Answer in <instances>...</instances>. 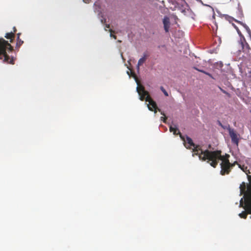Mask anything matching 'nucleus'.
I'll return each mask as SVG.
<instances>
[{"instance_id": "9b49d317", "label": "nucleus", "mask_w": 251, "mask_h": 251, "mask_svg": "<svg viewBox=\"0 0 251 251\" xmlns=\"http://www.w3.org/2000/svg\"><path fill=\"white\" fill-rule=\"evenodd\" d=\"M163 23L164 25V30L166 32H168L169 30L170 22L169 17L165 16L163 20Z\"/></svg>"}, {"instance_id": "a211bd4d", "label": "nucleus", "mask_w": 251, "mask_h": 251, "mask_svg": "<svg viewBox=\"0 0 251 251\" xmlns=\"http://www.w3.org/2000/svg\"><path fill=\"white\" fill-rule=\"evenodd\" d=\"M158 111L161 112V114L163 115L164 117H161V120L163 121L164 123H166L167 118L165 117V115L163 112H162L160 109H158Z\"/></svg>"}, {"instance_id": "aec40b11", "label": "nucleus", "mask_w": 251, "mask_h": 251, "mask_svg": "<svg viewBox=\"0 0 251 251\" xmlns=\"http://www.w3.org/2000/svg\"><path fill=\"white\" fill-rule=\"evenodd\" d=\"M109 32H110V36L113 37L115 39H116V38H117L116 36L112 34V33H114V31L110 29H109Z\"/></svg>"}, {"instance_id": "dca6fc26", "label": "nucleus", "mask_w": 251, "mask_h": 251, "mask_svg": "<svg viewBox=\"0 0 251 251\" xmlns=\"http://www.w3.org/2000/svg\"><path fill=\"white\" fill-rule=\"evenodd\" d=\"M248 178L250 181H251V176H248ZM247 212L248 213L251 214V202L248 204V210Z\"/></svg>"}, {"instance_id": "412c9836", "label": "nucleus", "mask_w": 251, "mask_h": 251, "mask_svg": "<svg viewBox=\"0 0 251 251\" xmlns=\"http://www.w3.org/2000/svg\"><path fill=\"white\" fill-rule=\"evenodd\" d=\"M198 70L199 71L201 72H202V73L206 74V75L209 76L210 77H212V75L210 74H209V73H208L207 72H205L204 71H203V70H198Z\"/></svg>"}, {"instance_id": "f03ea898", "label": "nucleus", "mask_w": 251, "mask_h": 251, "mask_svg": "<svg viewBox=\"0 0 251 251\" xmlns=\"http://www.w3.org/2000/svg\"><path fill=\"white\" fill-rule=\"evenodd\" d=\"M135 79L137 84L136 89L140 96V100L142 101L145 100L146 101L149 102L148 104L149 109L150 111H154L156 113L157 109H159L157 108L156 102L151 98L149 92L145 90L144 86L140 84L139 80L136 76L135 77Z\"/></svg>"}, {"instance_id": "f3484780", "label": "nucleus", "mask_w": 251, "mask_h": 251, "mask_svg": "<svg viewBox=\"0 0 251 251\" xmlns=\"http://www.w3.org/2000/svg\"><path fill=\"white\" fill-rule=\"evenodd\" d=\"M248 213L246 211H243L242 213L239 214V216L241 218L246 219L247 217Z\"/></svg>"}, {"instance_id": "cd10ccee", "label": "nucleus", "mask_w": 251, "mask_h": 251, "mask_svg": "<svg viewBox=\"0 0 251 251\" xmlns=\"http://www.w3.org/2000/svg\"><path fill=\"white\" fill-rule=\"evenodd\" d=\"M250 73L251 74V72H250Z\"/></svg>"}, {"instance_id": "39448f33", "label": "nucleus", "mask_w": 251, "mask_h": 251, "mask_svg": "<svg viewBox=\"0 0 251 251\" xmlns=\"http://www.w3.org/2000/svg\"><path fill=\"white\" fill-rule=\"evenodd\" d=\"M246 186L245 182H242V183L240 185V189L241 194H245V196L246 197L245 200L246 201V207L247 208V210H248V204L250 202H251V191H249L248 193L246 191Z\"/></svg>"}, {"instance_id": "7ed1b4c3", "label": "nucleus", "mask_w": 251, "mask_h": 251, "mask_svg": "<svg viewBox=\"0 0 251 251\" xmlns=\"http://www.w3.org/2000/svg\"><path fill=\"white\" fill-rule=\"evenodd\" d=\"M12 50V47L7 41L4 39L0 40V55L3 56L4 61L11 64H14V59L10 58L6 51L10 52Z\"/></svg>"}, {"instance_id": "a878e982", "label": "nucleus", "mask_w": 251, "mask_h": 251, "mask_svg": "<svg viewBox=\"0 0 251 251\" xmlns=\"http://www.w3.org/2000/svg\"><path fill=\"white\" fill-rule=\"evenodd\" d=\"M242 200H243V199H241V201H240V206H241V204H241V202H242Z\"/></svg>"}, {"instance_id": "b1692460", "label": "nucleus", "mask_w": 251, "mask_h": 251, "mask_svg": "<svg viewBox=\"0 0 251 251\" xmlns=\"http://www.w3.org/2000/svg\"><path fill=\"white\" fill-rule=\"evenodd\" d=\"M16 31V28L14 27V32H15Z\"/></svg>"}, {"instance_id": "9d476101", "label": "nucleus", "mask_w": 251, "mask_h": 251, "mask_svg": "<svg viewBox=\"0 0 251 251\" xmlns=\"http://www.w3.org/2000/svg\"><path fill=\"white\" fill-rule=\"evenodd\" d=\"M170 131L171 132H173L174 135H179L181 139L183 141H185V137L184 136L182 135V134L179 131L177 126L176 125H174V126H170Z\"/></svg>"}, {"instance_id": "f257e3e1", "label": "nucleus", "mask_w": 251, "mask_h": 251, "mask_svg": "<svg viewBox=\"0 0 251 251\" xmlns=\"http://www.w3.org/2000/svg\"><path fill=\"white\" fill-rule=\"evenodd\" d=\"M221 153L222 151L219 150L210 151L206 150L201 151L199 155V158L202 161L207 160V162L209 163L211 166L216 168L219 160H222V163L229 162L228 159L229 155L226 154L225 155H222Z\"/></svg>"}, {"instance_id": "6ab92c4d", "label": "nucleus", "mask_w": 251, "mask_h": 251, "mask_svg": "<svg viewBox=\"0 0 251 251\" xmlns=\"http://www.w3.org/2000/svg\"><path fill=\"white\" fill-rule=\"evenodd\" d=\"M160 89L166 96H168V92L165 90L163 86L160 87Z\"/></svg>"}, {"instance_id": "20e7f679", "label": "nucleus", "mask_w": 251, "mask_h": 251, "mask_svg": "<svg viewBox=\"0 0 251 251\" xmlns=\"http://www.w3.org/2000/svg\"><path fill=\"white\" fill-rule=\"evenodd\" d=\"M184 142V146L186 148L193 150V152H194L193 154V156L195 155H198L199 156L201 152V151H203L199 145H195L193 143L192 139L187 136H186V140L185 139V141Z\"/></svg>"}, {"instance_id": "423d86ee", "label": "nucleus", "mask_w": 251, "mask_h": 251, "mask_svg": "<svg viewBox=\"0 0 251 251\" xmlns=\"http://www.w3.org/2000/svg\"><path fill=\"white\" fill-rule=\"evenodd\" d=\"M221 170L220 172L222 176L228 174L231 168L234 166L233 164L230 163L229 162L221 163L220 164Z\"/></svg>"}, {"instance_id": "1a4fd4ad", "label": "nucleus", "mask_w": 251, "mask_h": 251, "mask_svg": "<svg viewBox=\"0 0 251 251\" xmlns=\"http://www.w3.org/2000/svg\"><path fill=\"white\" fill-rule=\"evenodd\" d=\"M225 18L226 19L228 20L229 22H231V21H235L236 22L240 24L246 29V31L249 33V34L250 36H251V31L250 28L249 27V26L247 25H246L245 24H244L242 22H239V21H237L236 20H235L233 18H232L231 16H228L227 15H225Z\"/></svg>"}, {"instance_id": "4be33fe9", "label": "nucleus", "mask_w": 251, "mask_h": 251, "mask_svg": "<svg viewBox=\"0 0 251 251\" xmlns=\"http://www.w3.org/2000/svg\"><path fill=\"white\" fill-rule=\"evenodd\" d=\"M83 1L86 3H89L90 1V0H83Z\"/></svg>"}, {"instance_id": "4468645a", "label": "nucleus", "mask_w": 251, "mask_h": 251, "mask_svg": "<svg viewBox=\"0 0 251 251\" xmlns=\"http://www.w3.org/2000/svg\"><path fill=\"white\" fill-rule=\"evenodd\" d=\"M20 34H21L20 33H18L17 34V47H20L24 43L23 41H22L20 38Z\"/></svg>"}, {"instance_id": "ddd939ff", "label": "nucleus", "mask_w": 251, "mask_h": 251, "mask_svg": "<svg viewBox=\"0 0 251 251\" xmlns=\"http://www.w3.org/2000/svg\"><path fill=\"white\" fill-rule=\"evenodd\" d=\"M147 55L144 54V56L142 58H141L139 60H138V64H137V67H138V69L139 68V66L142 65L146 60V59H147Z\"/></svg>"}, {"instance_id": "bb28decb", "label": "nucleus", "mask_w": 251, "mask_h": 251, "mask_svg": "<svg viewBox=\"0 0 251 251\" xmlns=\"http://www.w3.org/2000/svg\"><path fill=\"white\" fill-rule=\"evenodd\" d=\"M241 169H242V170L243 171V172H245V171L244 170V169H243V168H241Z\"/></svg>"}, {"instance_id": "393cba45", "label": "nucleus", "mask_w": 251, "mask_h": 251, "mask_svg": "<svg viewBox=\"0 0 251 251\" xmlns=\"http://www.w3.org/2000/svg\"><path fill=\"white\" fill-rule=\"evenodd\" d=\"M221 89V90L222 91V92H223V93H226L225 91H224V90H222V89Z\"/></svg>"}, {"instance_id": "2eb2a0df", "label": "nucleus", "mask_w": 251, "mask_h": 251, "mask_svg": "<svg viewBox=\"0 0 251 251\" xmlns=\"http://www.w3.org/2000/svg\"><path fill=\"white\" fill-rule=\"evenodd\" d=\"M5 37L7 39H11L10 42H12V39L14 37V33H13L12 32H9V33H7L6 34V35L5 36Z\"/></svg>"}, {"instance_id": "6e6552de", "label": "nucleus", "mask_w": 251, "mask_h": 251, "mask_svg": "<svg viewBox=\"0 0 251 251\" xmlns=\"http://www.w3.org/2000/svg\"><path fill=\"white\" fill-rule=\"evenodd\" d=\"M229 136L231 139V141L233 143L235 144L236 146H238L239 138L238 135L236 133L234 129L229 127L228 128Z\"/></svg>"}, {"instance_id": "5701e85b", "label": "nucleus", "mask_w": 251, "mask_h": 251, "mask_svg": "<svg viewBox=\"0 0 251 251\" xmlns=\"http://www.w3.org/2000/svg\"><path fill=\"white\" fill-rule=\"evenodd\" d=\"M106 27H107V28H109V27H110V25H106Z\"/></svg>"}, {"instance_id": "0eeeda50", "label": "nucleus", "mask_w": 251, "mask_h": 251, "mask_svg": "<svg viewBox=\"0 0 251 251\" xmlns=\"http://www.w3.org/2000/svg\"><path fill=\"white\" fill-rule=\"evenodd\" d=\"M239 45L242 47V50L243 52L248 54L250 53V51L251 49L249 45L246 42L245 39L243 37L240 39V42H239Z\"/></svg>"}, {"instance_id": "f8f14e48", "label": "nucleus", "mask_w": 251, "mask_h": 251, "mask_svg": "<svg viewBox=\"0 0 251 251\" xmlns=\"http://www.w3.org/2000/svg\"><path fill=\"white\" fill-rule=\"evenodd\" d=\"M236 16L240 19H241L244 17L242 8L240 3H238L237 10L236 11Z\"/></svg>"}]
</instances>
